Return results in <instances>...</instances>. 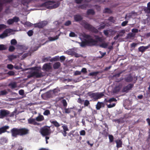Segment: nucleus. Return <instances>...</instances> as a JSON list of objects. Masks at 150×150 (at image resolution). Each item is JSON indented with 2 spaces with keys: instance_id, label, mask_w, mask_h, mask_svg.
I'll return each instance as SVG.
<instances>
[{
  "instance_id": "nucleus-36",
  "label": "nucleus",
  "mask_w": 150,
  "mask_h": 150,
  "mask_svg": "<svg viewBox=\"0 0 150 150\" xmlns=\"http://www.w3.org/2000/svg\"><path fill=\"white\" fill-rule=\"evenodd\" d=\"M125 33V31L124 30H121L119 32L118 35L120 36H122Z\"/></svg>"
},
{
  "instance_id": "nucleus-5",
  "label": "nucleus",
  "mask_w": 150,
  "mask_h": 150,
  "mask_svg": "<svg viewBox=\"0 0 150 150\" xmlns=\"http://www.w3.org/2000/svg\"><path fill=\"white\" fill-rule=\"evenodd\" d=\"M82 25L86 29L95 33H98V31L94 27L86 22L85 21H83Z\"/></svg>"
},
{
  "instance_id": "nucleus-57",
  "label": "nucleus",
  "mask_w": 150,
  "mask_h": 150,
  "mask_svg": "<svg viewBox=\"0 0 150 150\" xmlns=\"http://www.w3.org/2000/svg\"><path fill=\"white\" fill-rule=\"evenodd\" d=\"M77 102L79 103L82 104L84 102V100H82L81 98H79L78 99Z\"/></svg>"
},
{
  "instance_id": "nucleus-43",
  "label": "nucleus",
  "mask_w": 150,
  "mask_h": 150,
  "mask_svg": "<svg viewBox=\"0 0 150 150\" xmlns=\"http://www.w3.org/2000/svg\"><path fill=\"white\" fill-rule=\"evenodd\" d=\"M90 104L89 101L87 100H85L84 103V105L85 106H88Z\"/></svg>"
},
{
  "instance_id": "nucleus-64",
  "label": "nucleus",
  "mask_w": 150,
  "mask_h": 150,
  "mask_svg": "<svg viewBox=\"0 0 150 150\" xmlns=\"http://www.w3.org/2000/svg\"><path fill=\"white\" fill-rule=\"evenodd\" d=\"M138 31V29L137 28H133L132 30V32L133 33H137Z\"/></svg>"
},
{
  "instance_id": "nucleus-7",
  "label": "nucleus",
  "mask_w": 150,
  "mask_h": 150,
  "mask_svg": "<svg viewBox=\"0 0 150 150\" xmlns=\"http://www.w3.org/2000/svg\"><path fill=\"white\" fill-rule=\"evenodd\" d=\"M10 114V112L7 110H0V118H3L5 117H8V115Z\"/></svg>"
},
{
  "instance_id": "nucleus-31",
  "label": "nucleus",
  "mask_w": 150,
  "mask_h": 150,
  "mask_svg": "<svg viewBox=\"0 0 150 150\" xmlns=\"http://www.w3.org/2000/svg\"><path fill=\"white\" fill-rule=\"evenodd\" d=\"M58 36H56L55 37H48V40L50 41H54L56 40H57V39H58Z\"/></svg>"
},
{
  "instance_id": "nucleus-28",
  "label": "nucleus",
  "mask_w": 150,
  "mask_h": 150,
  "mask_svg": "<svg viewBox=\"0 0 150 150\" xmlns=\"http://www.w3.org/2000/svg\"><path fill=\"white\" fill-rule=\"evenodd\" d=\"M8 86L11 89H13L17 87V84L15 82L11 83L8 84Z\"/></svg>"
},
{
  "instance_id": "nucleus-6",
  "label": "nucleus",
  "mask_w": 150,
  "mask_h": 150,
  "mask_svg": "<svg viewBox=\"0 0 150 150\" xmlns=\"http://www.w3.org/2000/svg\"><path fill=\"white\" fill-rule=\"evenodd\" d=\"M40 132L43 136L50 135L51 133L50 127L44 126L40 129Z\"/></svg>"
},
{
  "instance_id": "nucleus-3",
  "label": "nucleus",
  "mask_w": 150,
  "mask_h": 150,
  "mask_svg": "<svg viewBox=\"0 0 150 150\" xmlns=\"http://www.w3.org/2000/svg\"><path fill=\"white\" fill-rule=\"evenodd\" d=\"M54 3V1H49L40 4L39 6L41 7H45L48 9H52L58 7L60 5V3L58 2L56 3L53 4Z\"/></svg>"
},
{
  "instance_id": "nucleus-29",
  "label": "nucleus",
  "mask_w": 150,
  "mask_h": 150,
  "mask_svg": "<svg viewBox=\"0 0 150 150\" xmlns=\"http://www.w3.org/2000/svg\"><path fill=\"white\" fill-rule=\"evenodd\" d=\"M108 45V43L103 42L100 45V47H101L106 48H107Z\"/></svg>"
},
{
  "instance_id": "nucleus-55",
  "label": "nucleus",
  "mask_w": 150,
  "mask_h": 150,
  "mask_svg": "<svg viewBox=\"0 0 150 150\" xmlns=\"http://www.w3.org/2000/svg\"><path fill=\"white\" fill-rule=\"evenodd\" d=\"M19 93L21 95H23L24 94V91L22 89L20 90L19 91Z\"/></svg>"
},
{
  "instance_id": "nucleus-13",
  "label": "nucleus",
  "mask_w": 150,
  "mask_h": 150,
  "mask_svg": "<svg viewBox=\"0 0 150 150\" xmlns=\"http://www.w3.org/2000/svg\"><path fill=\"white\" fill-rule=\"evenodd\" d=\"M8 142L7 138L4 137H2L0 138V145H4Z\"/></svg>"
},
{
  "instance_id": "nucleus-23",
  "label": "nucleus",
  "mask_w": 150,
  "mask_h": 150,
  "mask_svg": "<svg viewBox=\"0 0 150 150\" xmlns=\"http://www.w3.org/2000/svg\"><path fill=\"white\" fill-rule=\"evenodd\" d=\"M7 30V29L2 34L0 35V38H3L8 36V31Z\"/></svg>"
},
{
  "instance_id": "nucleus-59",
  "label": "nucleus",
  "mask_w": 150,
  "mask_h": 150,
  "mask_svg": "<svg viewBox=\"0 0 150 150\" xmlns=\"http://www.w3.org/2000/svg\"><path fill=\"white\" fill-rule=\"evenodd\" d=\"M128 23V21H123L121 25L122 26H125L127 25Z\"/></svg>"
},
{
  "instance_id": "nucleus-49",
  "label": "nucleus",
  "mask_w": 150,
  "mask_h": 150,
  "mask_svg": "<svg viewBox=\"0 0 150 150\" xmlns=\"http://www.w3.org/2000/svg\"><path fill=\"white\" fill-rule=\"evenodd\" d=\"M135 35V34H134L133 33H128L127 35V36L128 38H131L132 37H134Z\"/></svg>"
},
{
  "instance_id": "nucleus-1",
  "label": "nucleus",
  "mask_w": 150,
  "mask_h": 150,
  "mask_svg": "<svg viewBox=\"0 0 150 150\" xmlns=\"http://www.w3.org/2000/svg\"><path fill=\"white\" fill-rule=\"evenodd\" d=\"M94 37L95 39H93L91 35L85 34L84 35V37L86 39H85L80 43V46L82 47H84L86 46L91 47L96 46L98 42L102 41V38L99 36L95 35Z\"/></svg>"
},
{
  "instance_id": "nucleus-48",
  "label": "nucleus",
  "mask_w": 150,
  "mask_h": 150,
  "mask_svg": "<svg viewBox=\"0 0 150 150\" xmlns=\"http://www.w3.org/2000/svg\"><path fill=\"white\" fill-rule=\"evenodd\" d=\"M50 114V111L48 110H46L43 113V115H48Z\"/></svg>"
},
{
  "instance_id": "nucleus-16",
  "label": "nucleus",
  "mask_w": 150,
  "mask_h": 150,
  "mask_svg": "<svg viewBox=\"0 0 150 150\" xmlns=\"http://www.w3.org/2000/svg\"><path fill=\"white\" fill-rule=\"evenodd\" d=\"M9 128L8 126H5L0 128V134L6 132V130Z\"/></svg>"
},
{
  "instance_id": "nucleus-39",
  "label": "nucleus",
  "mask_w": 150,
  "mask_h": 150,
  "mask_svg": "<svg viewBox=\"0 0 150 150\" xmlns=\"http://www.w3.org/2000/svg\"><path fill=\"white\" fill-rule=\"evenodd\" d=\"M16 55H11L9 56L8 58L9 59L10 61H12V60L13 59H14L16 58Z\"/></svg>"
},
{
  "instance_id": "nucleus-56",
  "label": "nucleus",
  "mask_w": 150,
  "mask_h": 150,
  "mask_svg": "<svg viewBox=\"0 0 150 150\" xmlns=\"http://www.w3.org/2000/svg\"><path fill=\"white\" fill-rule=\"evenodd\" d=\"M81 74V71H76L74 73V75H80Z\"/></svg>"
},
{
  "instance_id": "nucleus-9",
  "label": "nucleus",
  "mask_w": 150,
  "mask_h": 150,
  "mask_svg": "<svg viewBox=\"0 0 150 150\" xmlns=\"http://www.w3.org/2000/svg\"><path fill=\"white\" fill-rule=\"evenodd\" d=\"M47 24V21H43L40 22L35 24V27H38L39 28H43Z\"/></svg>"
},
{
  "instance_id": "nucleus-30",
  "label": "nucleus",
  "mask_w": 150,
  "mask_h": 150,
  "mask_svg": "<svg viewBox=\"0 0 150 150\" xmlns=\"http://www.w3.org/2000/svg\"><path fill=\"white\" fill-rule=\"evenodd\" d=\"M103 13H112V11L110 8H106L104 10Z\"/></svg>"
},
{
  "instance_id": "nucleus-41",
  "label": "nucleus",
  "mask_w": 150,
  "mask_h": 150,
  "mask_svg": "<svg viewBox=\"0 0 150 150\" xmlns=\"http://www.w3.org/2000/svg\"><path fill=\"white\" fill-rule=\"evenodd\" d=\"M117 100L115 98H110L108 100L106 101V102H116L117 101Z\"/></svg>"
},
{
  "instance_id": "nucleus-35",
  "label": "nucleus",
  "mask_w": 150,
  "mask_h": 150,
  "mask_svg": "<svg viewBox=\"0 0 150 150\" xmlns=\"http://www.w3.org/2000/svg\"><path fill=\"white\" fill-rule=\"evenodd\" d=\"M72 108H65L64 109L65 112L66 113H69L71 112L72 111Z\"/></svg>"
},
{
  "instance_id": "nucleus-34",
  "label": "nucleus",
  "mask_w": 150,
  "mask_h": 150,
  "mask_svg": "<svg viewBox=\"0 0 150 150\" xmlns=\"http://www.w3.org/2000/svg\"><path fill=\"white\" fill-rule=\"evenodd\" d=\"M108 137L110 142L112 143L114 139L113 136L112 135H109Z\"/></svg>"
},
{
  "instance_id": "nucleus-24",
  "label": "nucleus",
  "mask_w": 150,
  "mask_h": 150,
  "mask_svg": "<svg viewBox=\"0 0 150 150\" xmlns=\"http://www.w3.org/2000/svg\"><path fill=\"white\" fill-rule=\"evenodd\" d=\"M36 0H22L21 3L23 5H25L26 4L27 5L32 1H36Z\"/></svg>"
},
{
  "instance_id": "nucleus-62",
  "label": "nucleus",
  "mask_w": 150,
  "mask_h": 150,
  "mask_svg": "<svg viewBox=\"0 0 150 150\" xmlns=\"http://www.w3.org/2000/svg\"><path fill=\"white\" fill-rule=\"evenodd\" d=\"M62 127L63 128V131H69V129L66 126H62Z\"/></svg>"
},
{
  "instance_id": "nucleus-4",
  "label": "nucleus",
  "mask_w": 150,
  "mask_h": 150,
  "mask_svg": "<svg viewBox=\"0 0 150 150\" xmlns=\"http://www.w3.org/2000/svg\"><path fill=\"white\" fill-rule=\"evenodd\" d=\"M87 94L91 98H93L94 101H96L104 96L103 92L93 93L92 92H89Z\"/></svg>"
},
{
  "instance_id": "nucleus-42",
  "label": "nucleus",
  "mask_w": 150,
  "mask_h": 150,
  "mask_svg": "<svg viewBox=\"0 0 150 150\" xmlns=\"http://www.w3.org/2000/svg\"><path fill=\"white\" fill-rule=\"evenodd\" d=\"M12 19H13L14 23L18 22L20 20L19 18L16 16L14 17Z\"/></svg>"
},
{
  "instance_id": "nucleus-26",
  "label": "nucleus",
  "mask_w": 150,
  "mask_h": 150,
  "mask_svg": "<svg viewBox=\"0 0 150 150\" xmlns=\"http://www.w3.org/2000/svg\"><path fill=\"white\" fill-rule=\"evenodd\" d=\"M61 64L59 62H57L53 64V67L54 69H58L60 66Z\"/></svg>"
},
{
  "instance_id": "nucleus-2",
  "label": "nucleus",
  "mask_w": 150,
  "mask_h": 150,
  "mask_svg": "<svg viewBox=\"0 0 150 150\" xmlns=\"http://www.w3.org/2000/svg\"><path fill=\"white\" fill-rule=\"evenodd\" d=\"M11 132L12 137L16 138L18 135L22 136L28 134L29 133V130L25 128H13L11 130Z\"/></svg>"
},
{
  "instance_id": "nucleus-54",
  "label": "nucleus",
  "mask_w": 150,
  "mask_h": 150,
  "mask_svg": "<svg viewBox=\"0 0 150 150\" xmlns=\"http://www.w3.org/2000/svg\"><path fill=\"white\" fill-rule=\"evenodd\" d=\"M95 7L96 9L98 11H100V6L96 5L94 6Z\"/></svg>"
},
{
  "instance_id": "nucleus-12",
  "label": "nucleus",
  "mask_w": 150,
  "mask_h": 150,
  "mask_svg": "<svg viewBox=\"0 0 150 150\" xmlns=\"http://www.w3.org/2000/svg\"><path fill=\"white\" fill-rule=\"evenodd\" d=\"M105 103L102 102H98L96 105V108L97 110H99L101 107H104Z\"/></svg>"
},
{
  "instance_id": "nucleus-19",
  "label": "nucleus",
  "mask_w": 150,
  "mask_h": 150,
  "mask_svg": "<svg viewBox=\"0 0 150 150\" xmlns=\"http://www.w3.org/2000/svg\"><path fill=\"white\" fill-rule=\"evenodd\" d=\"M133 77L131 75L129 74L128 76L125 78V80L127 82H130L133 81Z\"/></svg>"
},
{
  "instance_id": "nucleus-10",
  "label": "nucleus",
  "mask_w": 150,
  "mask_h": 150,
  "mask_svg": "<svg viewBox=\"0 0 150 150\" xmlns=\"http://www.w3.org/2000/svg\"><path fill=\"white\" fill-rule=\"evenodd\" d=\"M134 86V85L133 84H129L127 86H125L123 88L122 90V92H128L129 91L131 90L133 87Z\"/></svg>"
},
{
  "instance_id": "nucleus-18",
  "label": "nucleus",
  "mask_w": 150,
  "mask_h": 150,
  "mask_svg": "<svg viewBox=\"0 0 150 150\" xmlns=\"http://www.w3.org/2000/svg\"><path fill=\"white\" fill-rule=\"evenodd\" d=\"M43 69L46 71H48L51 69V67L50 64H45L43 67Z\"/></svg>"
},
{
  "instance_id": "nucleus-45",
  "label": "nucleus",
  "mask_w": 150,
  "mask_h": 150,
  "mask_svg": "<svg viewBox=\"0 0 150 150\" xmlns=\"http://www.w3.org/2000/svg\"><path fill=\"white\" fill-rule=\"evenodd\" d=\"M7 22L9 25H11L14 23L12 18L8 19L7 21Z\"/></svg>"
},
{
  "instance_id": "nucleus-52",
  "label": "nucleus",
  "mask_w": 150,
  "mask_h": 150,
  "mask_svg": "<svg viewBox=\"0 0 150 150\" xmlns=\"http://www.w3.org/2000/svg\"><path fill=\"white\" fill-rule=\"evenodd\" d=\"M7 67L9 69H12L13 68V66L11 64H8L7 65Z\"/></svg>"
},
{
  "instance_id": "nucleus-21",
  "label": "nucleus",
  "mask_w": 150,
  "mask_h": 150,
  "mask_svg": "<svg viewBox=\"0 0 150 150\" xmlns=\"http://www.w3.org/2000/svg\"><path fill=\"white\" fill-rule=\"evenodd\" d=\"M144 11L146 13H150V2L148 3L147 7L144 9Z\"/></svg>"
},
{
  "instance_id": "nucleus-50",
  "label": "nucleus",
  "mask_w": 150,
  "mask_h": 150,
  "mask_svg": "<svg viewBox=\"0 0 150 150\" xmlns=\"http://www.w3.org/2000/svg\"><path fill=\"white\" fill-rule=\"evenodd\" d=\"M71 24V21H68L65 22L64 25L66 26H68Z\"/></svg>"
},
{
  "instance_id": "nucleus-32",
  "label": "nucleus",
  "mask_w": 150,
  "mask_h": 150,
  "mask_svg": "<svg viewBox=\"0 0 150 150\" xmlns=\"http://www.w3.org/2000/svg\"><path fill=\"white\" fill-rule=\"evenodd\" d=\"M8 92L6 90H4L0 91V96L6 95L8 93Z\"/></svg>"
},
{
  "instance_id": "nucleus-53",
  "label": "nucleus",
  "mask_w": 150,
  "mask_h": 150,
  "mask_svg": "<svg viewBox=\"0 0 150 150\" xmlns=\"http://www.w3.org/2000/svg\"><path fill=\"white\" fill-rule=\"evenodd\" d=\"M7 74L9 76H13L15 74V73L13 71H10L8 72Z\"/></svg>"
},
{
  "instance_id": "nucleus-11",
  "label": "nucleus",
  "mask_w": 150,
  "mask_h": 150,
  "mask_svg": "<svg viewBox=\"0 0 150 150\" xmlns=\"http://www.w3.org/2000/svg\"><path fill=\"white\" fill-rule=\"evenodd\" d=\"M122 87V85L121 84H119L116 86L113 90V92L114 93H118L120 91Z\"/></svg>"
},
{
  "instance_id": "nucleus-60",
  "label": "nucleus",
  "mask_w": 150,
  "mask_h": 150,
  "mask_svg": "<svg viewBox=\"0 0 150 150\" xmlns=\"http://www.w3.org/2000/svg\"><path fill=\"white\" fill-rule=\"evenodd\" d=\"M80 135L84 136L86 134V132L84 130H82L80 132Z\"/></svg>"
},
{
  "instance_id": "nucleus-27",
  "label": "nucleus",
  "mask_w": 150,
  "mask_h": 150,
  "mask_svg": "<svg viewBox=\"0 0 150 150\" xmlns=\"http://www.w3.org/2000/svg\"><path fill=\"white\" fill-rule=\"evenodd\" d=\"M44 119L43 116L40 115L36 118V120L38 122L41 121Z\"/></svg>"
},
{
  "instance_id": "nucleus-22",
  "label": "nucleus",
  "mask_w": 150,
  "mask_h": 150,
  "mask_svg": "<svg viewBox=\"0 0 150 150\" xmlns=\"http://www.w3.org/2000/svg\"><path fill=\"white\" fill-rule=\"evenodd\" d=\"M95 13V12L94 10L92 9H88L87 12L86 14L88 15H94Z\"/></svg>"
},
{
  "instance_id": "nucleus-14",
  "label": "nucleus",
  "mask_w": 150,
  "mask_h": 150,
  "mask_svg": "<svg viewBox=\"0 0 150 150\" xmlns=\"http://www.w3.org/2000/svg\"><path fill=\"white\" fill-rule=\"evenodd\" d=\"M150 47V44L146 46H142L138 48V50L139 52H143L146 50L148 49Z\"/></svg>"
},
{
  "instance_id": "nucleus-15",
  "label": "nucleus",
  "mask_w": 150,
  "mask_h": 150,
  "mask_svg": "<svg viewBox=\"0 0 150 150\" xmlns=\"http://www.w3.org/2000/svg\"><path fill=\"white\" fill-rule=\"evenodd\" d=\"M74 19L76 22H79L81 21L83 18L80 15L77 14L74 16Z\"/></svg>"
},
{
  "instance_id": "nucleus-40",
  "label": "nucleus",
  "mask_w": 150,
  "mask_h": 150,
  "mask_svg": "<svg viewBox=\"0 0 150 150\" xmlns=\"http://www.w3.org/2000/svg\"><path fill=\"white\" fill-rule=\"evenodd\" d=\"M11 43L12 45H15L17 44V42L15 39H13L11 40Z\"/></svg>"
},
{
  "instance_id": "nucleus-20",
  "label": "nucleus",
  "mask_w": 150,
  "mask_h": 150,
  "mask_svg": "<svg viewBox=\"0 0 150 150\" xmlns=\"http://www.w3.org/2000/svg\"><path fill=\"white\" fill-rule=\"evenodd\" d=\"M28 123L31 124H33L34 125H37L38 124L35 121V120L34 119L30 118L28 120Z\"/></svg>"
},
{
  "instance_id": "nucleus-17",
  "label": "nucleus",
  "mask_w": 150,
  "mask_h": 150,
  "mask_svg": "<svg viewBox=\"0 0 150 150\" xmlns=\"http://www.w3.org/2000/svg\"><path fill=\"white\" fill-rule=\"evenodd\" d=\"M115 142L116 143V147L117 148L122 147V142L120 139L116 140Z\"/></svg>"
},
{
  "instance_id": "nucleus-51",
  "label": "nucleus",
  "mask_w": 150,
  "mask_h": 150,
  "mask_svg": "<svg viewBox=\"0 0 150 150\" xmlns=\"http://www.w3.org/2000/svg\"><path fill=\"white\" fill-rule=\"evenodd\" d=\"M6 27V26L4 24H0V30L3 29H5Z\"/></svg>"
},
{
  "instance_id": "nucleus-25",
  "label": "nucleus",
  "mask_w": 150,
  "mask_h": 150,
  "mask_svg": "<svg viewBox=\"0 0 150 150\" xmlns=\"http://www.w3.org/2000/svg\"><path fill=\"white\" fill-rule=\"evenodd\" d=\"M51 123L53 124L55 127H59L60 126V125L56 120H50Z\"/></svg>"
},
{
  "instance_id": "nucleus-46",
  "label": "nucleus",
  "mask_w": 150,
  "mask_h": 150,
  "mask_svg": "<svg viewBox=\"0 0 150 150\" xmlns=\"http://www.w3.org/2000/svg\"><path fill=\"white\" fill-rule=\"evenodd\" d=\"M15 49V47L13 46H10L8 49V50L10 52H13Z\"/></svg>"
},
{
  "instance_id": "nucleus-8",
  "label": "nucleus",
  "mask_w": 150,
  "mask_h": 150,
  "mask_svg": "<svg viewBox=\"0 0 150 150\" xmlns=\"http://www.w3.org/2000/svg\"><path fill=\"white\" fill-rule=\"evenodd\" d=\"M43 76L42 72H39L38 71H34L31 73L29 76V77H35L39 78Z\"/></svg>"
},
{
  "instance_id": "nucleus-38",
  "label": "nucleus",
  "mask_w": 150,
  "mask_h": 150,
  "mask_svg": "<svg viewBox=\"0 0 150 150\" xmlns=\"http://www.w3.org/2000/svg\"><path fill=\"white\" fill-rule=\"evenodd\" d=\"M62 103L64 107L66 108L67 106V104L65 100H62Z\"/></svg>"
},
{
  "instance_id": "nucleus-61",
  "label": "nucleus",
  "mask_w": 150,
  "mask_h": 150,
  "mask_svg": "<svg viewBox=\"0 0 150 150\" xmlns=\"http://www.w3.org/2000/svg\"><path fill=\"white\" fill-rule=\"evenodd\" d=\"M50 57H47L44 58L42 59V60L43 62H47L49 60V58Z\"/></svg>"
},
{
  "instance_id": "nucleus-58",
  "label": "nucleus",
  "mask_w": 150,
  "mask_h": 150,
  "mask_svg": "<svg viewBox=\"0 0 150 150\" xmlns=\"http://www.w3.org/2000/svg\"><path fill=\"white\" fill-rule=\"evenodd\" d=\"M115 105L116 104L115 103H113L112 104H110L107 105V107L108 108H110L114 107Z\"/></svg>"
},
{
  "instance_id": "nucleus-44",
  "label": "nucleus",
  "mask_w": 150,
  "mask_h": 150,
  "mask_svg": "<svg viewBox=\"0 0 150 150\" xmlns=\"http://www.w3.org/2000/svg\"><path fill=\"white\" fill-rule=\"evenodd\" d=\"M6 49L5 46L4 45H0V50H5Z\"/></svg>"
},
{
  "instance_id": "nucleus-37",
  "label": "nucleus",
  "mask_w": 150,
  "mask_h": 150,
  "mask_svg": "<svg viewBox=\"0 0 150 150\" xmlns=\"http://www.w3.org/2000/svg\"><path fill=\"white\" fill-rule=\"evenodd\" d=\"M34 32L33 30H29L27 32V33L28 36H31L33 35Z\"/></svg>"
},
{
  "instance_id": "nucleus-47",
  "label": "nucleus",
  "mask_w": 150,
  "mask_h": 150,
  "mask_svg": "<svg viewBox=\"0 0 150 150\" xmlns=\"http://www.w3.org/2000/svg\"><path fill=\"white\" fill-rule=\"evenodd\" d=\"M69 36L70 37H76V35L74 32H71L69 34Z\"/></svg>"
},
{
  "instance_id": "nucleus-33",
  "label": "nucleus",
  "mask_w": 150,
  "mask_h": 150,
  "mask_svg": "<svg viewBox=\"0 0 150 150\" xmlns=\"http://www.w3.org/2000/svg\"><path fill=\"white\" fill-rule=\"evenodd\" d=\"M99 73L98 71L93 72L90 73L88 74L89 76H96Z\"/></svg>"
},
{
  "instance_id": "nucleus-63",
  "label": "nucleus",
  "mask_w": 150,
  "mask_h": 150,
  "mask_svg": "<svg viewBox=\"0 0 150 150\" xmlns=\"http://www.w3.org/2000/svg\"><path fill=\"white\" fill-rule=\"evenodd\" d=\"M105 24H104L103 25H101L100 26V27L99 28H98V29L99 30H101L102 29H104L105 28Z\"/></svg>"
}]
</instances>
